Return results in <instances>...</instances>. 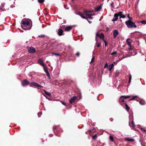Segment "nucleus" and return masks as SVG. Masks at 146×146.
Here are the masks:
<instances>
[{"label": "nucleus", "mask_w": 146, "mask_h": 146, "mask_svg": "<svg viewBox=\"0 0 146 146\" xmlns=\"http://www.w3.org/2000/svg\"><path fill=\"white\" fill-rule=\"evenodd\" d=\"M31 85H33L35 86H36L37 87H42L43 88V87L42 86L36 83L35 82H31L30 83Z\"/></svg>", "instance_id": "obj_5"}, {"label": "nucleus", "mask_w": 146, "mask_h": 146, "mask_svg": "<svg viewBox=\"0 0 146 146\" xmlns=\"http://www.w3.org/2000/svg\"><path fill=\"white\" fill-rule=\"evenodd\" d=\"M125 106L126 107V110L127 111H128L129 109V108L128 106V105H127V104L126 103L125 104Z\"/></svg>", "instance_id": "obj_20"}, {"label": "nucleus", "mask_w": 146, "mask_h": 146, "mask_svg": "<svg viewBox=\"0 0 146 146\" xmlns=\"http://www.w3.org/2000/svg\"><path fill=\"white\" fill-rule=\"evenodd\" d=\"M141 130H142L143 131L145 132L146 131V130L145 129H143L142 128H141Z\"/></svg>", "instance_id": "obj_42"}, {"label": "nucleus", "mask_w": 146, "mask_h": 146, "mask_svg": "<svg viewBox=\"0 0 146 146\" xmlns=\"http://www.w3.org/2000/svg\"><path fill=\"white\" fill-rule=\"evenodd\" d=\"M94 56H93L90 62V63H92L94 62Z\"/></svg>", "instance_id": "obj_24"}, {"label": "nucleus", "mask_w": 146, "mask_h": 146, "mask_svg": "<svg viewBox=\"0 0 146 146\" xmlns=\"http://www.w3.org/2000/svg\"><path fill=\"white\" fill-rule=\"evenodd\" d=\"M108 64L107 63H106L104 66V68H108Z\"/></svg>", "instance_id": "obj_36"}, {"label": "nucleus", "mask_w": 146, "mask_h": 146, "mask_svg": "<svg viewBox=\"0 0 146 146\" xmlns=\"http://www.w3.org/2000/svg\"><path fill=\"white\" fill-rule=\"evenodd\" d=\"M99 37L100 39H102V40L104 39V34L103 33H101L99 36Z\"/></svg>", "instance_id": "obj_13"}, {"label": "nucleus", "mask_w": 146, "mask_h": 146, "mask_svg": "<svg viewBox=\"0 0 146 146\" xmlns=\"http://www.w3.org/2000/svg\"><path fill=\"white\" fill-rule=\"evenodd\" d=\"M78 97L77 96H74L69 101V102L70 104H72L76 99Z\"/></svg>", "instance_id": "obj_7"}, {"label": "nucleus", "mask_w": 146, "mask_h": 146, "mask_svg": "<svg viewBox=\"0 0 146 146\" xmlns=\"http://www.w3.org/2000/svg\"><path fill=\"white\" fill-rule=\"evenodd\" d=\"M131 79V74L130 75L129 77V83H130Z\"/></svg>", "instance_id": "obj_32"}, {"label": "nucleus", "mask_w": 146, "mask_h": 146, "mask_svg": "<svg viewBox=\"0 0 146 146\" xmlns=\"http://www.w3.org/2000/svg\"><path fill=\"white\" fill-rule=\"evenodd\" d=\"M131 124H132V126L134 128L135 127V123H134V122H133V121H132L131 122Z\"/></svg>", "instance_id": "obj_29"}, {"label": "nucleus", "mask_w": 146, "mask_h": 146, "mask_svg": "<svg viewBox=\"0 0 146 146\" xmlns=\"http://www.w3.org/2000/svg\"><path fill=\"white\" fill-rule=\"evenodd\" d=\"M114 66L113 63H112L111 64L109 65L108 66V69L110 71H111L112 68Z\"/></svg>", "instance_id": "obj_12"}, {"label": "nucleus", "mask_w": 146, "mask_h": 146, "mask_svg": "<svg viewBox=\"0 0 146 146\" xmlns=\"http://www.w3.org/2000/svg\"><path fill=\"white\" fill-rule=\"evenodd\" d=\"M52 54L53 55H55L58 56H60V54L58 53H52Z\"/></svg>", "instance_id": "obj_23"}, {"label": "nucleus", "mask_w": 146, "mask_h": 146, "mask_svg": "<svg viewBox=\"0 0 146 146\" xmlns=\"http://www.w3.org/2000/svg\"><path fill=\"white\" fill-rule=\"evenodd\" d=\"M122 13V12L120 11L117 13H115L114 15V18L112 20V21H116L118 19V17L121 15Z\"/></svg>", "instance_id": "obj_3"}, {"label": "nucleus", "mask_w": 146, "mask_h": 146, "mask_svg": "<svg viewBox=\"0 0 146 146\" xmlns=\"http://www.w3.org/2000/svg\"><path fill=\"white\" fill-rule=\"evenodd\" d=\"M45 36V35H38V38H40V37L41 38H43Z\"/></svg>", "instance_id": "obj_27"}, {"label": "nucleus", "mask_w": 146, "mask_h": 146, "mask_svg": "<svg viewBox=\"0 0 146 146\" xmlns=\"http://www.w3.org/2000/svg\"><path fill=\"white\" fill-rule=\"evenodd\" d=\"M129 40H130V39H129V38L127 39L126 40V42L127 43L128 45H129V46H131V43L129 41Z\"/></svg>", "instance_id": "obj_17"}, {"label": "nucleus", "mask_w": 146, "mask_h": 146, "mask_svg": "<svg viewBox=\"0 0 146 146\" xmlns=\"http://www.w3.org/2000/svg\"><path fill=\"white\" fill-rule=\"evenodd\" d=\"M27 51L29 53H34L35 52L36 50L34 47L31 46L27 48Z\"/></svg>", "instance_id": "obj_4"}, {"label": "nucleus", "mask_w": 146, "mask_h": 146, "mask_svg": "<svg viewBox=\"0 0 146 146\" xmlns=\"http://www.w3.org/2000/svg\"><path fill=\"white\" fill-rule=\"evenodd\" d=\"M119 34V32L117 30H114L113 31V37L114 38H115L116 36Z\"/></svg>", "instance_id": "obj_8"}, {"label": "nucleus", "mask_w": 146, "mask_h": 146, "mask_svg": "<svg viewBox=\"0 0 146 146\" xmlns=\"http://www.w3.org/2000/svg\"><path fill=\"white\" fill-rule=\"evenodd\" d=\"M73 27L71 26H68L65 28V31H69L72 29Z\"/></svg>", "instance_id": "obj_11"}, {"label": "nucleus", "mask_w": 146, "mask_h": 146, "mask_svg": "<svg viewBox=\"0 0 146 146\" xmlns=\"http://www.w3.org/2000/svg\"><path fill=\"white\" fill-rule=\"evenodd\" d=\"M102 40H103V41L105 43H106V41L104 40V39Z\"/></svg>", "instance_id": "obj_46"}, {"label": "nucleus", "mask_w": 146, "mask_h": 146, "mask_svg": "<svg viewBox=\"0 0 146 146\" xmlns=\"http://www.w3.org/2000/svg\"><path fill=\"white\" fill-rule=\"evenodd\" d=\"M84 11L85 13H92L93 12V11H89L87 10H84Z\"/></svg>", "instance_id": "obj_30"}, {"label": "nucleus", "mask_w": 146, "mask_h": 146, "mask_svg": "<svg viewBox=\"0 0 146 146\" xmlns=\"http://www.w3.org/2000/svg\"><path fill=\"white\" fill-rule=\"evenodd\" d=\"M130 56H127L126 57H123V58H127V57H130Z\"/></svg>", "instance_id": "obj_50"}, {"label": "nucleus", "mask_w": 146, "mask_h": 146, "mask_svg": "<svg viewBox=\"0 0 146 146\" xmlns=\"http://www.w3.org/2000/svg\"><path fill=\"white\" fill-rule=\"evenodd\" d=\"M129 50H131V48H129Z\"/></svg>", "instance_id": "obj_58"}, {"label": "nucleus", "mask_w": 146, "mask_h": 146, "mask_svg": "<svg viewBox=\"0 0 146 146\" xmlns=\"http://www.w3.org/2000/svg\"><path fill=\"white\" fill-rule=\"evenodd\" d=\"M141 23L143 24H146V21L145 20H143L141 21Z\"/></svg>", "instance_id": "obj_25"}, {"label": "nucleus", "mask_w": 146, "mask_h": 146, "mask_svg": "<svg viewBox=\"0 0 146 146\" xmlns=\"http://www.w3.org/2000/svg\"><path fill=\"white\" fill-rule=\"evenodd\" d=\"M109 138L112 141H113V138L112 136H110Z\"/></svg>", "instance_id": "obj_26"}, {"label": "nucleus", "mask_w": 146, "mask_h": 146, "mask_svg": "<svg viewBox=\"0 0 146 146\" xmlns=\"http://www.w3.org/2000/svg\"><path fill=\"white\" fill-rule=\"evenodd\" d=\"M101 8H102L100 6H99L96 9V11H97V12L99 11H100V10Z\"/></svg>", "instance_id": "obj_19"}, {"label": "nucleus", "mask_w": 146, "mask_h": 146, "mask_svg": "<svg viewBox=\"0 0 146 146\" xmlns=\"http://www.w3.org/2000/svg\"><path fill=\"white\" fill-rule=\"evenodd\" d=\"M125 140L128 141H132L133 142L135 140L133 138H128L127 139H125Z\"/></svg>", "instance_id": "obj_15"}, {"label": "nucleus", "mask_w": 146, "mask_h": 146, "mask_svg": "<svg viewBox=\"0 0 146 146\" xmlns=\"http://www.w3.org/2000/svg\"><path fill=\"white\" fill-rule=\"evenodd\" d=\"M44 96H45V97H46L47 99H48V100H50V99H49L47 98V97H46V95H44Z\"/></svg>", "instance_id": "obj_53"}, {"label": "nucleus", "mask_w": 146, "mask_h": 146, "mask_svg": "<svg viewBox=\"0 0 146 146\" xmlns=\"http://www.w3.org/2000/svg\"><path fill=\"white\" fill-rule=\"evenodd\" d=\"M78 15H80L81 17L83 19H86V20H87L88 17H86L83 15V14H81L80 13H79Z\"/></svg>", "instance_id": "obj_14"}, {"label": "nucleus", "mask_w": 146, "mask_h": 146, "mask_svg": "<svg viewBox=\"0 0 146 146\" xmlns=\"http://www.w3.org/2000/svg\"><path fill=\"white\" fill-rule=\"evenodd\" d=\"M107 42L106 43H105V46H107Z\"/></svg>", "instance_id": "obj_51"}, {"label": "nucleus", "mask_w": 146, "mask_h": 146, "mask_svg": "<svg viewBox=\"0 0 146 146\" xmlns=\"http://www.w3.org/2000/svg\"><path fill=\"white\" fill-rule=\"evenodd\" d=\"M97 135L96 134L92 136V139H95L97 138Z\"/></svg>", "instance_id": "obj_28"}, {"label": "nucleus", "mask_w": 146, "mask_h": 146, "mask_svg": "<svg viewBox=\"0 0 146 146\" xmlns=\"http://www.w3.org/2000/svg\"><path fill=\"white\" fill-rule=\"evenodd\" d=\"M121 98H120V100L121 101L123 102H124V100L123 99H121Z\"/></svg>", "instance_id": "obj_43"}, {"label": "nucleus", "mask_w": 146, "mask_h": 146, "mask_svg": "<svg viewBox=\"0 0 146 146\" xmlns=\"http://www.w3.org/2000/svg\"><path fill=\"white\" fill-rule=\"evenodd\" d=\"M92 16H91V15L90 14V15H89V16H88V17L89 19H93V17H92Z\"/></svg>", "instance_id": "obj_40"}, {"label": "nucleus", "mask_w": 146, "mask_h": 146, "mask_svg": "<svg viewBox=\"0 0 146 146\" xmlns=\"http://www.w3.org/2000/svg\"><path fill=\"white\" fill-rule=\"evenodd\" d=\"M86 13V16H88H88H89V15H90V14H88L87 13Z\"/></svg>", "instance_id": "obj_45"}, {"label": "nucleus", "mask_w": 146, "mask_h": 146, "mask_svg": "<svg viewBox=\"0 0 146 146\" xmlns=\"http://www.w3.org/2000/svg\"><path fill=\"white\" fill-rule=\"evenodd\" d=\"M102 40H103V41L105 43H106V41L104 40V39Z\"/></svg>", "instance_id": "obj_47"}, {"label": "nucleus", "mask_w": 146, "mask_h": 146, "mask_svg": "<svg viewBox=\"0 0 146 146\" xmlns=\"http://www.w3.org/2000/svg\"><path fill=\"white\" fill-rule=\"evenodd\" d=\"M88 21V22L90 23H91L92 22L91 21H88V19L87 20Z\"/></svg>", "instance_id": "obj_52"}, {"label": "nucleus", "mask_w": 146, "mask_h": 146, "mask_svg": "<svg viewBox=\"0 0 146 146\" xmlns=\"http://www.w3.org/2000/svg\"><path fill=\"white\" fill-rule=\"evenodd\" d=\"M44 92L47 95L49 96H51V93L49 92H47L46 90H44Z\"/></svg>", "instance_id": "obj_18"}, {"label": "nucleus", "mask_w": 146, "mask_h": 146, "mask_svg": "<svg viewBox=\"0 0 146 146\" xmlns=\"http://www.w3.org/2000/svg\"><path fill=\"white\" fill-rule=\"evenodd\" d=\"M113 64H116V63H115V62H113Z\"/></svg>", "instance_id": "obj_57"}, {"label": "nucleus", "mask_w": 146, "mask_h": 146, "mask_svg": "<svg viewBox=\"0 0 146 146\" xmlns=\"http://www.w3.org/2000/svg\"><path fill=\"white\" fill-rule=\"evenodd\" d=\"M62 104L64 105H65V104L64 102H62Z\"/></svg>", "instance_id": "obj_49"}, {"label": "nucleus", "mask_w": 146, "mask_h": 146, "mask_svg": "<svg viewBox=\"0 0 146 146\" xmlns=\"http://www.w3.org/2000/svg\"><path fill=\"white\" fill-rule=\"evenodd\" d=\"M42 84L43 83V84H45L44 82H42Z\"/></svg>", "instance_id": "obj_56"}, {"label": "nucleus", "mask_w": 146, "mask_h": 146, "mask_svg": "<svg viewBox=\"0 0 146 146\" xmlns=\"http://www.w3.org/2000/svg\"><path fill=\"white\" fill-rule=\"evenodd\" d=\"M38 62L40 64L42 65L43 67L45 66V64L43 63V60L42 59H39L38 61Z\"/></svg>", "instance_id": "obj_9"}, {"label": "nucleus", "mask_w": 146, "mask_h": 146, "mask_svg": "<svg viewBox=\"0 0 146 146\" xmlns=\"http://www.w3.org/2000/svg\"><path fill=\"white\" fill-rule=\"evenodd\" d=\"M100 45L101 43H98V44H97L96 46L98 47H99L100 46Z\"/></svg>", "instance_id": "obj_38"}, {"label": "nucleus", "mask_w": 146, "mask_h": 146, "mask_svg": "<svg viewBox=\"0 0 146 146\" xmlns=\"http://www.w3.org/2000/svg\"><path fill=\"white\" fill-rule=\"evenodd\" d=\"M29 82L27 80H25L22 83V85L23 86H25L28 85Z\"/></svg>", "instance_id": "obj_6"}, {"label": "nucleus", "mask_w": 146, "mask_h": 146, "mask_svg": "<svg viewBox=\"0 0 146 146\" xmlns=\"http://www.w3.org/2000/svg\"><path fill=\"white\" fill-rule=\"evenodd\" d=\"M137 97V96H134L132 98L130 99L129 100V101H131V100H134L135 98H136Z\"/></svg>", "instance_id": "obj_35"}, {"label": "nucleus", "mask_w": 146, "mask_h": 146, "mask_svg": "<svg viewBox=\"0 0 146 146\" xmlns=\"http://www.w3.org/2000/svg\"><path fill=\"white\" fill-rule=\"evenodd\" d=\"M130 97V96L129 95L126 96H121L120 98H123L125 99H126L129 98Z\"/></svg>", "instance_id": "obj_16"}, {"label": "nucleus", "mask_w": 146, "mask_h": 146, "mask_svg": "<svg viewBox=\"0 0 146 146\" xmlns=\"http://www.w3.org/2000/svg\"><path fill=\"white\" fill-rule=\"evenodd\" d=\"M30 19H24L22 20L21 24V26L23 29L25 30L29 29L31 27H30L29 22Z\"/></svg>", "instance_id": "obj_1"}, {"label": "nucleus", "mask_w": 146, "mask_h": 146, "mask_svg": "<svg viewBox=\"0 0 146 146\" xmlns=\"http://www.w3.org/2000/svg\"><path fill=\"white\" fill-rule=\"evenodd\" d=\"M56 129V126H54L53 127V129Z\"/></svg>", "instance_id": "obj_48"}, {"label": "nucleus", "mask_w": 146, "mask_h": 146, "mask_svg": "<svg viewBox=\"0 0 146 146\" xmlns=\"http://www.w3.org/2000/svg\"><path fill=\"white\" fill-rule=\"evenodd\" d=\"M125 23L129 28L137 27V26L135 24V23L130 20L126 21L125 22Z\"/></svg>", "instance_id": "obj_2"}, {"label": "nucleus", "mask_w": 146, "mask_h": 146, "mask_svg": "<svg viewBox=\"0 0 146 146\" xmlns=\"http://www.w3.org/2000/svg\"><path fill=\"white\" fill-rule=\"evenodd\" d=\"M38 1L39 3H42L44 1V0H38Z\"/></svg>", "instance_id": "obj_33"}, {"label": "nucleus", "mask_w": 146, "mask_h": 146, "mask_svg": "<svg viewBox=\"0 0 146 146\" xmlns=\"http://www.w3.org/2000/svg\"><path fill=\"white\" fill-rule=\"evenodd\" d=\"M113 3L112 2L110 4V6H111V7H113Z\"/></svg>", "instance_id": "obj_41"}, {"label": "nucleus", "mask_w": 146, "mask_h": 146, "mask_svg": "<svg viewBox=\"0 0 146 146\" xmlns=\"http://www.w3.org/2000/svg\"><path fill=\"white\" fill-rule=\"evenodd\" d=\"M99 35H98V33H96V36L97 37V36H99ZM96 43H97L98 42V41L97 40V39H96Z\"/></svg>", "instance_id": "obj_34"}, {"label": "nucleus", "mask_w": 146, "mask_h": 146, "mask_svg": "<svg viewBox=\"0 0 146 146\" xmlns=\"http://www.w3.org/2000/svg\"><path fill=\"white\" fill-rule=\"evenodd\" d=\"M140 104L141 105H143L144 104V102L143 101H140L139 102Z\"/></svg>", "instance_id": "obj_31"}, {"label": "nucleus", "mask_w": 146, "mask_h": 146, "mask_svg": "<svg viewBox=\"0 0 146 146\" xmlns=\"http://www.w3.org/2000/svg\"><path fill=\"white\" fill-rule=\"evenodd\" d=\"M46 75L48 77H50V74H49V73L48 72V71H47V72H46Z\"/></svg>", "instance_id": "obj_39"}, {"label": "nucleus", "mask_w": 146, "mask_h": 146, "mask_svg": "<svg viewBox=\"0 0 146 146\" xmlns=\"http://www.w3.org/2000/svg\"><path fill=\"white\" fill-rule=\"evenodd\" d=\"M122 13H122V14L121 15L119 16H120V18H124L126 16L125 15H123Z\"/></svg>", "instance_id": "obj_21"}, {"label": "nucleus", "mask_w": 146, "mask_h": 146, "mask_svg": "<svg viewBox=\"0 0 146 146\" xmlns=\"http://www.w3.org/2000/svg\"><path fill=\"white\" fill-rule=\"evenodd\" d=\"M63 30H62L60 28L58 29V35L61 36L63 35Z\"/></svg>", "instance_id": "obj_10"}, {"label": "nucleus", "mask_w": 146, "mask_h": 146, "mask_svg": "<svg viewBox=\"0 0 146 146\" xmlns=\"http://www.w3.org/2000/svg\"><path fill=\"white\" fill-rule=\"evenodd\" d=\"M44 71L46 73L47 72V71H48L46 66H44Z\"/></svg>", "instance_id": "obj_37"}, {"label": "nucleus", "mask_w": 146, "mask_h": 146, "mask_svg": "<svg viewBox=\"0 0 146 146\" xmlns=\"http://www.w3.org/2000/svg\"><path fill=\"white\" fill-rule=\"evenodd\" d=\"M128 17L129 19H131V18H130V17H129V16H128Z\"/></svg>", "instance_id": "obj_54"}, {"label": "nucleus", "mask_w": 146, "mask_h": 146, "mask_svg": "<svg viewBox=\"0 0 146 146\" xmlns=\"http://www.w3.org/2000/svg\"><path fill=\"white\" fill-rule=\"evenodd\" d=\"M117 54V53L116 51H115L113 52L111 54V55L112 56H115Z\"/></svg>", "instance_id": "obj_22"}, {"label": "nucleus", "mask_w": 146, "mask_h": 146, "mask_svg": "<svg viewBox=\"0 0 146 146\" xmlns=\"http://www.w3.org/2000/svg\"><path fill=\"white\" fill-rule=\"evenodd\" d=\"M91 15L92 16L95 15V14H91Z\"/></svg>", "instance_id": "obj_55"}, {"label": "nucleus", "mask_w": 146, "mask_h": 146, "mask_svg": "<svg viewBox=\"0 0 146 146\" xmlns=\"http://www.w3.org/2000/svg\"><path fill=\"white\" fill-rule=\"evenodd\" d=\"M76 55L77 56H79L80 55V54L78 52L76 53Z\"/></svg>", "instance_id": "obj_44"}]
</instances>
